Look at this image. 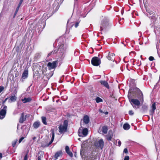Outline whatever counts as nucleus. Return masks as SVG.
<instances>
[{"label": "nucleus", "mask_w": 160, "mask_h": 160, "mask_svg": "<svg viewBox=\"0 0 160 160\" xmlns=\"http://www.w3.org/2000/svg\"><path fill=\"white\" fill-rule=\"evenodd\" d=\"M19 8H18H18H17L15 12V14H14V16H15L16 15V14Z\"/></svg>", "instance_id": "a18cd8bd"}, {"label": "nucleus", "mask_w": 160, "mask_h": 160, "mask_svg": "<svg viewBox=\"0 0 160 160\" xmlns=\"http://www.w3.org/2000/svg\"><path fill=\"white\" fill-rule=\"evenodd\" d=\"M89 121V118L87 115H86L83 118V122L86 124L88 123Z\"/></svg>", "instance_id": "412c9836"}, {"label": "nucleus", "mask_w": 160, "mask_h": 160, "mask_svg": "<svg viewBox=\"0 0 160 160\" xmlns=\"http://www.w3.org/2000/svg\"><path fill=\"white\" fill-rule=\"evenodd\" d=\"M156 109L155 102L153 103L151 106V109L150 111V114L152 116L154 114L155 110Z\"/></svg>", "instance_id": "9d476101"}, {"label": "nucleus", "mask_w": 160, "mask_h": 160, "mask_svg": "<svg viewBox=\"0 0 160 160\" xmlns=\"http://www.w3.org/2000/svg\"><path fill=\"white\" fill-rule=\"evenodd\" d=\"M65 151L71 157L73 156V154L70 151L69 147L68 146H66L65 147Z\"/></svg>", "instance_id": "f3484780"}, {"label": "nucleus", "mask_w": 160, "mask_h": 160, "mask_svg": "<svg viewBox=\"0 0 160 160\" xmlns=\"http://www.w3.org/2000/svg\"><path fill=\"white\" fill-rule=\"evenodd\" d=\"M2 154L0 153V158H2Z\"/></svg>", "instance_id": "09e8293b"}, {"label": "nucleus", "mask_w": 160, "mask_h": 160, "mask_svg": "<svg viewBox=\"0 0 160 160\" xmlns=\"http://www.w3.org/2000/svg\"><path fill=\"white\" fill-rule=\"evenodd\" d=\"M78 0H74V1L75 2L76 1H77Z\"/></svg>", "instance_id": "5fc2aeb1"}, {"label": "nucleus", "mask_w": 160, "mask_h": 160, "mask_svg": "<svg viewBox=\"0 0 160 160\" xmlns=\"http://www.w3.org/2000/svg\"><path fill=\"white\" fill-rule=\"evenodd\" d=\"M40 125V122L39 121H37L34 122L33 125L34 128L37 129L38 128Z\"/></svg>", "instance_id": "393cba45"}, {"label": "nucleus", "mask_w": 160, "mask_h": 160, "mask_svg": "<svg viewBox=\"0 0 160 160\" xmlns=\"http://www.w3.org/2000/svg\"><path fill=\"white\" fill-rule=\"evenodd\" d=\"M99 111L101 113H103L102 111L101 110H100Z\"/></svg>", "instance_id": "3c124183"}, {"label": "nucleus", "mask_w": 160, "mask_h": 160, "mask_svg": "<svg viewBox=\"0 0 160 160\" xmlns=\"http://www.w3.org/2000/svg\"><path fill=\"white\" fill-rule=\"evenodd\" d=\"M8 99V98H6L5 99V100H4V101L3 102V103H4L7 101V100Z\"/></svg>", "instance_id": "de8ad7c7"}, {"label": "nucleus", "mask_w": 160, "mask_h": 160, "mask_svg": "<svg viewBox=\"0 0 160 160\" xmlns=\"http://www.w3.org/2000/svg\"><path fill=\"white\" fill-rule=\"evenodd\" d=\"M112 137V135L108 136L107 137V139L109 141L111 140Z\"/></svg>", "instance_id": "72a5a7b5"}, {"label": "nucleus", "mask_w": 160, "mask_h": 160, "mask_svg": "<svg viewBox=\"0 0 160 160\" xmlns=\"http://www.w3.org/2000/svg\"><path fill=\"white\" fill-rule=\"evenodd\" d=\"M41 55V52H37L34 55V60L36 61L37 60L39 59Z\"/></svg>", "instance_id": "4be33fe9"}, {"label": "nucleus", "mask_w": 160, "mask_h": 160, "mask_svg": "<svg viewBox=\"0 0 160 160\" xmlns=\"http://www.w3.org/2000/svg\"><path fill=\"white\" fill-rule=\"evenodd\" d=\"M31 100V99L30 97L28 98H24L22 100V101L24 103L30 102Z\"/></svg>", "instance_id": "5701e85b"}, {"label": "nucleus", "mask_w": 160, "mask_h": 160, "mask_svg": "<svg viewBox=\"0 0 160 160\" xmlns=\"http://www.w3.org/2000/svg\"><path fill=\"white\" fill-rule=\"evenodd\" d=\"M129 157L128 156H126L125 157L124 160H129Z\"/></svg>", "instance_id": "ea45409f"}, {"label": "nucleus", "mask_w": 160, "mask_h": 160, "mask_svg": "<svg viewBox=\"0 0 160 160\" xmlns=\"http://www.w3.org/2000/svg\"><path fill=\"white\" fill-rule=\"evenodd\" d=\"M79 22H80V21H78L76 22V23H75V28H77L78 27V24H79Z\"/></svg>", "instance_id": "c9c22d12"}, {"label": "nucleus", "mask_w": 160, "mask_h": 160, "mask_svg": "<svg viewBox=\"0 0 160 160\" xmlns=\"http://www.w3.org/2000/svg\"><path fill=\"white\" fill-rule=\"evenodd\" d=\"M51 132L52 134V139L50 141V142L48 144L47 146H48L49 145H50L53 142L54 138V131L53 129H52L51 130Z\"/></svg>", "instance_id": "dca6fc26"}, {"label": "nucleus", "mask_w": 160, "mask_h": 160, "mask_svg": "<svg viewBox=\"0 0 160 160\" xmlns=\"http://www.w3.org/2000/svg\"><path fill=\"white\" fill-rule=\"evenodd\" d=\"M56 53V52H55V50H54V51H52V52H49L48 54V56H50L52 54H54V53Z\"/></svg>", "instance_id": "f704fd0d"}, {"label": "nucleus", "mask_w": 160, "mask_h": 160, "mask_svg": "<svg viewBox=\"0 0 160 160\" xmlns=\"http://www.w3.org/2000/svg\"><path fill=\"white\" fill-rule=\"evenodd\" d=\"M123 152L124 153H128V150L127 148H125L124 149Z\"/></svg>", "instance_id": "c03bdc74"}, {"label": "nucleus", "mask_w": 160, "mask_h": 160, "mask_svg": "<svg viewBox=\"0 0 160 160\" xmlns=\"http://www.w3.org/2000/svg\"><path fill=\"white\" fill-rule=\"evenodd\" d=\"M68 122L67 120L64 121L63 125H61L59 127V132L61 133L65 132L67 130Z\"/></svg>", "instance_id": "7ed1b4c3"}, {"label": "nucleus", "mask_w": 160, "mask_h": 160, "mask_svg": "<svg viewBox=\"0 0 160 160\" xmlns=\"http://www.w3.org/2000/svg\"><path fill=\"white\" fill-rule=\"evenodd\" d=\"M138 92L139 95L138 98L140 100L141 102L143 103L144 101L143 94L142 92L139 89L138 90Z\"/></svg>", "instance_id": "9b49d317"}, {"label": "nucleus", "mask_w": 160, "mask_h": 160, "mask_svg": "<svg viewBox=\"0 0 160 160\" xmlns=\"http://www.w3.org/2000/svg\"><path fill=\"white\" fill-rule=\"evenodd\" d=\"M4 88L2 86H0V93L3 90Z\"/></svg>", "instance_id": "37998d69"}, {"label": "nucleus", "mask_w": 160, "mask_h": 160, "mask_svg": "<svg viewBox=\"0 0 160 160\" xmlns=\"http://www.w3.org/2000/svg\"><path fill=\"white\" fill-rule=\"evenodd\" d=\"M91 63L93 66H98L101 63V61L98 58L94 57L91 60Z\"/></svg>", "instance_id": "0eeeda50"}, {"label": "nucleus", "mask_w": 160, "mask_h": 160, "mask_svg": "<svg viewBox=\"0 0 160 160\" xmlns=\"http://www.w3.org/2000/svg\"><path fill=\"white\" fill-rule=\"evenodd\" d=\"M23 0H20V2L18 5V8H19L21 5L22 3Z\"/></svg>", "instance_id": "4c0bfd02"}, {"label": "nucleus", "mask_w": 160, "mask_h": 160, "mask_svg": "<svg viewBox=\"0 0 160 160\" xmlns=\"http://www.w3.org/2000/svg\"><path fill=\"white\" fill-rule=\"evenodd\" d=\"M52 75H50V77H51V76H52Z\"/></svg>", "instance_id": "864d4df0"}, {"label": "nucleus", "mask_w": 160, "mask_h": 160, "mask_svg": "<svg viewBox=\"0 0 160 160\" xmlns=\"http://www.w3.org/2000/svg\"><path fill=\"white\" fill-rule=\"evenodd\" d=\"M129 114L130 115H132L133 114V112L132 110H130L129 111Z\"/></svg>", "instance_id": "a19ab883"}, {"label": "nucleus", "mask_w": 160, "mask_h": 160, "mask_svg": "<svg viewBox=\"0 0 160 160\" xmlns=\"http://www.w3.org/2000/svg\"><path fill=\"white\" fill-rule=\"evenodd\" d=\"M114 56L115 54L114 53H111L110 52H109L108 55L107 56V58L109 60L113 61V60Z\"/></svg>", "instance_id": "f8f14e48"}, {"label": "nucleus", "mask_w": 160, "mask_h": 160, "mask_svg": "<svg viewBox=\"0 0 160 160\" xmlns=\"http://www.w3.org/2000/svg\"><path fill=\"white\" fill-rule=\"evenodd\" d=\"M148 40V38L146 37L143 38L142 39V43H144L145 44H146L147 43Z\"/></svg>", "instance_id": "7c9ffc66"}, {"label": "nucleus", "mask_w": 160, "mask_h": 160, "mask_svg": "<svg viewBox=\"0 0 160 160\" xmlns=\"http://www.w3.org/2000/svg\"><path fill=\"white\" fill-rule=\"evenodd\" d=\"M24 139V137H22L19 140V143H20L22 141V140Z\"/></svg>", "instance_id": "79ce46f5"}, {"label": "nucleus", "mask_w": 160, "mask_h": 160, "mask_svg": "<svg viewBox=\"0 0 160 160\" xmlns=\"http://www.w3.org/2000/svg\"><path fill=\"white\" fill-rule=\"evenodd\" d=\"M116 141H117V142H118V146H120L121 144V142L118 139H117L116 140Z\"/></svg>", "instance_id": "2f4dec72"}, {"label": "nucleus", "mask_w": 160, "mask_h": 160, "mask_svg": "<svg viewBox=\"0 0 160 160\" xmlns=\"http://www.w3.org/2000/svg\"><path fill=\"white\" fill-rule=\"evenodd\" d=\"M42 123L45 125L47 124V122H46V118L45 117H42Z\"/></svg>", "instance_id": "cd10ccee"}, {"label": "nucleus", "mask_w": 160, "mask_h": 160, "mask_svg": "<svg viewBox=\"0 0 160 160\" xmlns=\"http://www.w3.org/2000/svg\"><path fill=\"white\" fill-rule=\"evenodd\" d=\"M62 152L61 151H59L57 152L55 154L54 158L55 159H57L62 154Z\"/></svg>", "instance_id": "a878e982"}, {"label": "nucleus", "mask_w": 160, "mask_h": 160, "mask_svg": "<svg viewBox=\"0 0 160 160\" xmlns=\"http://www.w3.org/2000/svg\"><path fill=\"white\" fill-rule=\"evenodd\" d=\"M28 154H26L24 157V160H28Z\"/></svg>", "instance_id": "58836bf2"}, {"label": "nucleus", "mask_w": 160, "mask_h": 160, "mask_svg": "<svg viewBox=\"0 0 160 160\" xmlns=\"http://www.w3.org/2000/svg\"><path fill=\"white\" fill-rule=\"evenodd\" d=\"M67 47L63 43H60L58 46V50L56 51L57 57L60 59H62L65 57Z\"/></svg>", "instance_id": "f257e3e1"}, {"label": "nucleus", "mask_w": 160, "mask_h": 160, "mask_svg": "<svg viewBox=\"0 0 160 160\" xmlns=\"http://www.w3.org/2000/svg\"><path fill=\"white\" fill-rule=\"evenodd\" d=\"M44 152L43 151H40L38 153L37 158L38 160H41V159L43 157Z\"/></svg>", "instance_id": "2eb2a0df"}, {"label": "nucleus", "mask_w": 160, "mask_h": 160, "mask_svg": "<svg viewBox=\"0 0 160 160\" xmlns=\"http://www.w3.org/2000/svg\"><path fill=\"white\" fill-rule=\"evenodd\" d=\"M130 127V126L127 123H125L123 125V129L126 130H128Z\"/></svg>", "instance_id": "bb28decb"}, {"label": "nucleus", "mask_w": 160, "mask_h": 160, "mask_svg": "<svg viewBox=\"0 0 160 160\" xmlns=\"http://www.w3.org/2000/svg\"><path fill=\"white\" fill-rule=\"evenodd\" d=\"M148 108V106L146 105L143 104L142 107V109L143 111L144 112L146 111Z\"/></svg>", "instance_id": "c85d7f7f"}, {"label": "nucleus", "mask_w": 160, "mask_h": 160, "mask_svg": "<svg viewBox=\"0 0 160 160\" xmlns=\"http://www.w3.org/2000/svg\"><path fill=\"white\" fill-rule=\"evenodd\" d=\"M97 103H99L100 102H102V100L99 97H97L95 99Z\"/></svg>", "instance_id": "c756f323"}, {"label": "nucleus", "mask_w": 160, "mask_h": 160, "mask_svg": "<svg viewBox=\"0 0 160 160\" xmlns=\"http://www.w3.org/2000/svg\"><path fill=\"white\" fill-rule=\"evenodd\" d=\"M109 26L108 19L104 18L100 24V31H102L104 29L106 30Z\"/></svg>", "instance_id": "f03ea898"}, {"label": "nucleus", "mask_w": 160, "mask_h": 160, "mask_svg": "<svg viewBox=\"0 0 160 160\" xmlns=\"http://www.w3.org/2000/svg\"><path fill=\"white\" fill-rule=\"evenodd\" d=\"M98 147H100L101 149L102 148L104 145V142L102 139L100 140L98 142Z\"/></svg>", "instance_id": "aec40b11"}, {"label": "nucleus", "mask_w": 160, "mask_h": 160, "mask_svg": "<svg viewBox=\"0 0 160 160\" xmlns=\"http://www.w3.org/2000/svg\"><path fill=\"white\" fill-rule=\"evenodd\" d=\"M17 99V97L14 95H12L10 97L9 99V102H15Z\"/></svg>", "instance_id": "6ab92c4d"}, {"label": "nucleus", "mask_w": 160, "mask_h": 160, "mask_svg": "<svg viewBox=\"0 0 160 160\" xmlns=\"http://www.w3.org/2000/svg\"><path fill=\"white\" fill-rule=\"evenodd\" d=\"M100 82L102 85L104 86L106 88L108 89L109 88V87L107 82L106 81H100Z\"/></svg>", "instance_id": "a211bd4d"}, {"label": "nucleus", "mask_w": 160, "mask_h": 160, "mask_svg": "<svg viewBox=\"0 0 160 160\" xmlns=\"http://www.w3.org/2000/svg\"><path fill=\"white\" fill-rule=\"evenodd\" d=\"M68 24H69V21H68L67 23V28H68Z\"/></svg>", "instance_id": "49530a36"}, {"label": "nucleus", "mask_w": 160, "mask_h": 160, "mask_svg": "<svg viewBox=\"0 0 160 160\" xmlns=\"http://www.w3.org/2000/svg\"><path fill=\"white\" fill-rule=\"evenodd\" d=\"M128 97L129 101L130 102L131 104L132 105L133 108H136V106H133L132 105V103L134 105H135L136 106H138L140 105V102L138 100L135 99H132L131 97H130L129 94L128 95Z\"/></svg>", "instance_id": "423d86ee"}, {"label": "nucleus", "mask_w": 160, "mask_h": 160, "mask_svg": "<svg viewBox=\"0 0 160 160\" xmlns=\"http://www.w3.org/2000/svg\"><path fill=\"white\" fill-rule=\"evenodd\" d=\"M28 71L27 69H25L22 73V78L20 81L22 82L24 81V79L27 78L28 77Z\"/></svg>", "instance_id": "1a4fd4ad"}, {"label": "nucleus", "mask_w": 160, "mask_h": 160, "mask_svg": "<svg viewBox=\"0 0 160 160\" xmlns=\"http://www.w3.org/2000/svg\"><path fill=\"white\" fill-rule=\"evenodd\" d=\"M108 130V127L107 126H104L102 127V131L103 133H107Z\"/></svg>", "instance_id": "b1692460"}, {"label": "nucleus", "mask_w": 160, "mask_h": 160, "mask_svg": "<svg viewBox=\"0 0 160 160\" xmlns=\"http://www.w3.org/2000/svg\"><path fill=\"white\" fill-rule=\"evenodd\" d=\"M148 13L150 15H152L151 16V18L152 19H153V22H155L156 21V18H155L154 16H153V12L152 11L150 10H146Z\"/></svg>", "instance_id": "ddd939ff"}, {"label": "nucleus", "mask_w": 160, "mask_h": 160, "mask_svg": "<svg viewBox=\"0 0 160 160\" xmlns=\"http://www.w3.org/2000/svg\"><path fill=\"white\" fill-rule=\"evenodd\" d=\"M26 115H24V113H22L21 114V117L19 119V122L20 123H23L26 119Z\"/></svg>", "instance_id": "4468645a"}, {"label": "nucleus", "mask_w": 160, "mask_h": 160, "mask_svg": "<svg viewBox=\"0 0 160 160\" xmlns=\"http://www.w3.org/2000/svg\"><path fill=\"white\" fill-rule=\"evenodd\" d=\"M73 25V24H72V26Z\"/></svg>", "instance_id": "6e6d98bb"}, {"label": "nucleus", "mask_w": 160, "mask_h": 160, "mask_svg": "<svg viewBox=\"0 0 160 160\" xmlns=\"http://www.w3.org/2000/svg\"><path fill=\"white\" fill-rule=\"evenodd\" d=\"M17 140H15V141H13L12 142V146L13 147H15V146L16 144V143L17 142Z\"/></svg>", "instance_id": "473e14b6"}, {"label": "nucleus", "mask_w": 160, "mask_h": 160, "mask_svg": "<svg viewBox=\"0 0 160 160\" xmlns=\"http://www.w3.org/2000/svg\"><path fill=\"white\" fill-rule=\"evenodd\" d=\"M154 59L153 57L152 56H150L149 58V60L150 61H153Z\"/></svg>", "instance_id": "e433bc0d"}, {"label": "nucleus", "mask_w": 160, "mask_h": 160, "mask_svg": "<svg viewBox=\"0 0 160 160\" xmlns=\"http://www.w3.org/2000/svg\"><path fill=\"white\" fill-rule=\"evenodd\" d=\"M106 115L108 114V112H106L105 113Z\"/></svg>", "instance_id": "603ef678"}, {"label": "nucleus", "mask_w": 160, "mask_h": 160, "mask_svg": "<svg viewBox=\"0 0 160 160\" xmlns=\"http://www.w3.org/2000/svg\"><path fill=\"white\" fill-rule=\"evenodd\" d=\"M58 64V61H53L52 62H49L47 64V67L49 69H52L56 68Z\"/></svg>", "instance_id": "6e6552de"}, {"label": "nucleus", "mask_w": 160, "mask_h": 160, "mask_svg": "<svg viewBox=\"0 0 160 160\" xmlns=\"http://www.w3.org/2000/svg\"><path fill=\"white\" fill-rule=\"evenodd\" d=\"M36 137H33L32 138V139H33V140H35V139H36Z\"/></svg>", "instance_id": "8fccbe9b"}, {"label": "nucleus", "mask_w": 160, "mask_h": 160, "mask_svg": "<svg viewBox=\"0 0 160 160\" xmlns=\"http://www.w3.org/2000/svg\"><path fill=\"white\" fill-rule=\"evenodd\" d=\"M88 130L87 128H84L82 130L79 128L78 131V134L79 137H84L86 136L88 134Z\"/></svg>", "instance_id": "39448f33"}, {"label": "nucleus", "mask_w": 160, "mask_h": 160, "mask_svg": "<svg viewBox=\"0 0 160 160\" xmlns=\"http://www.w3.org/2000/svg\"><path fill=\"white\" fill-rule=\"evenodd\" d=\"M7 107L6 106L2 105L0 109V119H2L5 117L6 114Z\"/></svg>", "instance_id": "20e7f679"}]
</instances>
